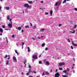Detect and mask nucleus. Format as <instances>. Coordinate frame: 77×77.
Returning <instances> with one entry per match:
<instances>
[{"label":"nucleus","instance_id":"nucleus-43","mask_svg":"<svg viewBox=\"0 0 77 77\" xmlns=\"http://www.w3.org/2000/svg\"><path fill=\"white\" fill-rule=\"evenodd\" d=\"M12 38H15V36L13 34L12 35Z\"/></svg>","mask_w":77,"mask_h":77},{"label":"nucleus","instance_id":"nucleus-3","mask_svg":"<svg viewBox=\"0 0 77 77\" xmlns=\"http://www.w3.org/2000/svg\"><path fill=\"white\" fill-rule=\"evenodd\" d=\"M65 65V63L63 62H61L60 63L59 65L61 66H62L63 65Z\"/></svg>","mask_w":77,"mask_h":77},{"label":"nucleus","instance_id":"nucleus-16","mask_svg":"<svg viewBox=\"0 0 77 77\" xmlns=\"http://www.w3.org/2000/svg\"><path fill=\"white\" fill-rule=\"evenodd\" d=\"M63 72H64V73H66V72H67V70H63Z\"/></svg>","mask_w":77,"mask_h":77},{"label":"nucleus","instance_id":"nucleus-32","mask_svg":"<svg viewBox=\"0 0 77 77\" xmlns=\"http://www.w3.org/2000/svg\"><path fill=\"white\" fill-rule=\"evenodd\" d=\"M33 73H34L35 74H37V72H36V71H33Z\"/></svg>","mask_w":77,"mask_h":77},{"label":"nucleus","instance_id":"nucleus-22","mask_svg":"<svg viewBox=\"0 0 77 77\" xmlns=\"http://www.w3.org/2000/svg\"><path fill=\"white\" fill-rule=\"evenodd\" d=\"M46 63L47 65H50V63L48 62L47 61L46 62Z\"/></svg>","mask_w":77,"mask_h":77},{"label":"nucleus","instance_id":"nucleus-28","mask_svg":"<svg viewBox=\"0 0 77 77\" xmlns=\"http://www.w3.org/2000/svg\"><path fill=\"white\" fill-rule=\"evenodd\" d=\"M45 73L47 75H49V73L48 72H45Z\"/></svg>","mask_w":77,"mask_h":77},{"label":"nucleus","instance_id":"nucleus-13","mask_svg":"<svg viewBox=\"0 0 77 77\" xmlns=\"http://www.w3.org/2000/svg\"><path fill=\"white\" fill-rule=\"evenodd\" d=\"M45 43H44L43 44H42V47H44V46H45Z\"/></svg>","mask_w":77,"mask_h":77},{"label":"nucleus","instance_id":"nucleus-60","mask_svg":"<svg viewBox=\"0 0 77 77\" xmlns=\"http://www.w3.org/2000/svg\"><path fill=\"white\" fill-rule=\"evenodd\" d=\"M22 32H24V30L23 29L22 30Z\"/></svg>","mask_w":77,"mask_h":77},{"label":"nucleus","instance_id":"nucleus-41","mask_svg":"<svg viewBox=\"0 0 77 77\" xmlns=\"http://www.w3.org/2000/svg\"><path fill=\"white\" fill-rule=\"evenodd\" d=\"M28 66L29 68H30V69H31V66H30V65H29Z\"/></svg>","mask_w":77,"mask_h":77},{"label":"nucleus","instance_id":"nucleus-31","mask_svg":"<svg viewBox=\"0 0 77 77\" xmlns=\"http://www.w3.org/2000/svg\"><path fill=\"white\" fill-rule=\"evenodd\" d=\"M57 4H58V2H56L55 3V6H57Z\"/></svg>","mask_w":77,"mask_h":77},{"label":"nucleus","instance_id":"nucleus-48","mask_svg":"<svg viewBox=\"0 0 77 77\" xmlns=\"http://www.w3.org/2000/svg\"><path fill=\"white\" fill-rule=\"evenodd\" d=\"M2 27L3 28H5V25H3Z\"/></svg>","mask_w":77,"mask_h":77},{"label":"nucleus","instance_id":"nucleus-5","mask_svg":"<svg viewBox=\"0 0 77 77\" xmlns=\"http://www.w3.org/2000/svg\"><path fill=\"white\" fill-rule=\"evenodd\" d=\"M16 29L18 30H21V27H17L16 28Z\"/></svg>","mask_w":77,"mask_h":77},{"label":"nucleus","instance_id":"nucleus-39","mask_svg":"<svg viewBox=\"0 0 77 77\" xmlns=\"http://www.w3.org/2000/svg\"><path fill=\"white\" fill-rule=\"evenodd\" d=\"M67 71H68V72L69 71V68H67Z\"/></svg>","mask_w":77,"mask_h":77},{"label":"nucleus","instance_id":"nucleus-42","mask_svg":"<svg viewBox=\"0 0 77 77\" xmlns=\"http://www.w3.org/2000/svg\"><path fill=\"white\" fill-rule=\"evenodd\" d=\"M30 72H32V73H33V72H32V71H29L28 73H30Z\"/></svg>","mask_w":77,"mask_h":77},{"label":"nucleus","instance_id":"nucleus-62","mask_svg":"<svg viewBox=\"0 0 77 77\" xmlns=\"http://www.w3.org/2000/svg\"><path fill=\"white\" fill-rule=\"evenodd\" d=\"M0 40L2 41V38H0Z\"/></svg>","mask_w":77,"mask_h":77},{"label":"nucleus","instance_id":"nucleus-49","mask_svg":"<svg viewBox=\"0 0 77 77\" xmlns=\"http://www.w3.org/2000/svg\"><path fill=\"white\" fill-rule=\"evenodd\" d=\"M62 24H59V27H60V26H62Z\"/></svg>","mask_w":77,"mask_h":77},{"label":"nucleus","instance_id":"nucleus-44","mask_svg":"<svg viewBox=\"0 0 77 77\" xmlns=\"http://www.w3.org/2000/svg\"><path fill=\"white\" fill-rule=\"evenodd\" d=\"M30 25L31 26V27H32V26H33V25H32V23H30Z\"/></svg>","mask_w":77,"mask_h":77},{"label":"nucleus","instance_id":"nucleus-47","mask_svg":"<svg viewBox=\"0 0 77 77\" xmlns=\"http://www.w3.org/2000/svg\"><path fill=\"white\" fill-rule=\"evenodd\" d=\"M77 27V25H75L74 26V29H75Z\"/></svg>","mask_w":77,"mask_h":77},{"label":"nucleus","instance_id":"nucleus-38","mask_svg":"<svg viewBox=\"0 0 77 77\" xmlns=\"http://www.w3.org/2000/svg\"><path fill=\"white\" fill-rule=\"evenodd\" d=\"M74 9L75 11H77V8H74Z\"/></svg>","mask_w":77,"mask_h":77},{"label":"nucleus","instance_id":"nucleus-36","mask_svg":"<svg viewBox=\"0 0 77 77\" xmlns=\"http://www.w3.org/2000/svg\"><path fill=\"white\" fill-rule=\"evenodd\" d=\"M45 14L47 15H48V13L47 12H45Z\"/></svg>","mask_w":77,"mask_h":77},{"label":"nucleus","instance_id":"nucleus-25","mask_svg":"<svg viewBox=\"0 0 77 77\" xmlns=\"http://www.w3.org/2000/svg\"><path fill=\"white\" fill-rule=\"evenodd\" d=\"M6 64L7 65H8V64H9V61H8L7 60L6 61Z\"/></svg>","mask_w":77,"mask_h":77},{"label":"nucleus","instance_id":"nucleus-51","mask_svg":"<svg viewBox=\"0 0 77 77\" xmlns=\"http://www.w3.org/2000/svg\"><path fill=\"white\" fill-rule=\"evenodd\" d=\"M31 70H32V69H29V71H31Z\"/></svg>","mask_w":77,"mask_h":77},{"label":"nucleus","instance_id":"nucleus-23","mask_svg":"<svg viewBox=\"0 0 77 77\" xmlns=\"http://www.w3.org/2000/svg\"><path fill=\"white\" fill-rule=\"evenodd\" d=\"M13 60H14L15 62H17V59L16 58H13Z\"/></svg>","mask_w":77,"mask_h":77},{"label":"nucleus","instance_id":"nucleus-24","mask_svg":"<svg viewBox=\"0 0 77 77\" xmlns=\"http://www.w3.org/2000/svg\"><path fill=\"white\" fill-rule=\"evenodd\" d=\"M66 2V0H64L63 2V3H65Z\"/></svg>","mask_w":77,"mask_h":77},{"label":"nucleus","instance_id":"nucleus-57","mask_svg":"<svg viewBox=\"0 0 77 77\" xmlns=\"http://www.w3.org/2000/svg\"><path fill=\"white\" fill-rule=\"evenodd\" d=\"M71 48H72V49H73V47H72V46H71Z\"/></svg>","mask_w":77,"mask_h":77},{"label":"nucleus","instance_id":"nucleus-56","mask_svg":"<svg viewBox=\"0 0 77 77\" xmlns=\"http://www.w3.org/2000/svg\"><path fill=\"white\" fill-rule=\"evenodd\" d=\"M8 30L9 29H5V30Z\"/></svg>","mask_w":77,"mask_h":77},{"label":"nucleus","instance_id":"nucleus-1","mask_svg":"<svg viewBox=\"0 0 77 77\" xmlns=\"http://www.w3.org/2000/svg\"><path fill=\"white\" fill-rule=\"evenodd\" d=\"M38 57V53H35L34 54L32 55V58H37Z\"/></svg>","mask_w":77,"mask_h":77},{"label":"nucleus","instance_id":"nucleus-40","mask_svg":"<svg viewBox=\"0 0 77 77\" xmlns=\"http://www.w3.org/2000/svg\"><path fill=\"white\" fill-rule=\"evenodd\" d=\"M45 50L47 51L48 50V48L46 47L45 49Z\"/></svg>","mask_w":77,"mask_h":77},{"label":"nucleus","instance_id":"nucleus-45","mask_svg":"<svg viewBox=\"0 0 77 77\" xmlns=\"http://www.w3.org/2000/svg\"><path fill=\"white\" fill-rule=\"evenodd\" d=\"M29 75V73H26V75Z\"/></svg>","mask_w":77,"mask_h":77},{"label":"nucleus","instance_id":"nucleus-53","mask_svg":"<svg viewBox=\"0 0 77 77\" xmlns=\"http://www.w3.org/2000/svg\"><path fill=\"white\" fill-rule=\"evenodd\" d=\"M8 58H10V55H8Z\"/></svg>","mask_w":77,"mask_h":77},{"label":"nucleus","instance_id":"nucleus-10","mask_svg":"<svg viewBox=\"0 0 77 77\" xmlns=\"http://www.w3.org/2000/svg\"><path fill=\"white\" fill-rule=\"evenodd\" d=\"M45 30V29L44 28L42 29H40V32H44Z\"/></svg>","mask_w":77,"mask_h":77},{"label":"nucleus","instance_id":"nucleus-35","mask_svg":"<svg viewBox=\"0 0 77 77\" xmlns=\"http://www.w3.org/2000/svg\"><path fill=\"white\" fill-rule=\"evenodd\" d=\"M39 64H41V63H42V62H41V61H40L39 62Z\"/></svg>","mask_w":77,"mask_h":77},{"label":"nucleus","instance_id":"nucleus-55","mask_svg":"<svg viewBox=\"0 0 77 77\" xmlns=\"http://www.w3.org/2000/svg\"><path fill=\"white\" fill-rule=\"evenodd\" d=\"M38 39H40V37H38Z\"/></svg>","mask_w":77,"mask_h":77},{"label":"nucleus","instance_id":"nucleus-50","mask_svg":"<svg viewBox=\"0 0 77 77\" xmlns=\"http://www.w3.org/2000/svg\"><path fill=\"white\" fill-rule=\"evenodd\" d=\"M43 75H45V74H44V73H43L42 74V76H43Z\"/></svg>","mask_w":77,"mask_h":77},{"label":"nucleus","instance_id":"nucleus-54","mask_svg":"<svg viewBox=\"0 0 77 77\" xmlns=\"http://www.w3.org/2000/svg\"><path fill=\"white\" fill-rule=\"evenodd\" d=\"M9 21H12V19H11V18L10 19Z\"/></svg>","mask_w":77,"mask_h":77},{"label":"nucleus","instance_id":"nucleus-15","mask_svg":"<svg viewBox=\"0 0 77 77\" xmlns=\"http://www.w3.org/2000/svg\"><path fill=\"white\" fill-rule=\"evenodd\" d=\"M28 3H29V4H32V2L30 1H28Z\"/></svg>","mask_w":77,"mask_h":77},{"label":"nucleus","instance_id":"nucleus-34","mask_svg":"<svg viewBox=\"0 0 77 77\" xmlns=\"http://www.w3.org/2000/svg\"><path fill=\"white\" fill-rule=\"evenodd\" d=\"M58 4L59 5H60V4H61V2H58Z\"/></svg>","mask_w":77,"mask_h":77},{"label":"nucleus","instance_id":"nucleus-19","mask_svg":"<svg viewBox=\"0 0 77 77\" xmlns=\"http://www.w3.org/2000/svg\"><path fill=\"white\" fill-rule=\"evenodd\" d=\"M7 18L8 20H9V19H10V17H9V16H8L7 17Z\"/></svg>","mask_w":77,"mask_h":77},{"label":"nucleus","instance_id":"nucleus-17","mask_svg":"<svg viewBox=\"0 0 77 77\" xmlns=\"http://www.w3.org/2000/svg\"><path fill=\"white\" fill-rule=\"evenodd\" d=\"M71 33H75V30H74L73 32L70 31Z\"/></svg>","mask_w":77,"mask_h":77},{"label":"nucleus","instance_id":"nucleus-46","mask_svg":"<svg viewBox=\"0 0 77 77\" xmlns=\"http://www.w3.org/2000/svg\"><path fill=\"white\" fill-rule=\"evenodd\" d=\"M40 3H44V1H41V2H40Z\"/></svg>","mask_w":77,"mask_h":77},{"label":"nucleus","instance_id":"nucleus-2","mask_svg":"<svg viewBox=\"0 0 77 77\" xmlns=\"http://www.w3.org/2000/svg\"><path fill=\"white\" fill-rule=\"evenodd\" d=\"M60 76V74L59 72H57L55 75V77H59Z\"/></svg>","mask_w":77,"mask_h":77},{"label":"nucleus","instance_id":"nucleus-59","mask_svg":"<svg viewBox=\"0 0 77 77\" xmlns=\"http://www.w3.org/2000/svg\"><path fill=\"white\" fill-rule=\"evenodd\" d=\"M32 39H33V40H35V38H32Z\"/></svg>","mask_w":77,"mask_h":77},{"label":"nucleus","instance_id":"nucleus-12","mask_svg":"<svg viewBox=\"0 0 77 77\" xmlns=\"http://www.w3.org/2000/svg\"><path fill=\"white\" fill-rule=\"evenodd\" d=\"M50 13L51 14V16H52V14H53V11L52 10H51Z\"/></svg>","mask_w":77,"mask_h":77},{"label":"nucleus","instance_id":"nucleus-58","mask_svg":"<svg viewBox=\"0 0 77 77\" xmlns=\"http://www.w3.org/2000/svg\"><path fill=\"white\" fill-rule=\"evenodd\" d=\"M1 9H2V7H0V11H1Z\"/></svg>","mask_w":77,"mask_h":77},{"label":"nucleus","instance_id":"nucleus-63","mask_svg":"<svg viewBox=\"0 0 77 77\" xmlns=\"http://www.w3.org/2000/svg\"><path fill=\"white\" fill-rule=\"evenodd\" d=\"M57 72V69H56V72Z\"/></svg>","mask_w":77,"mask_h":77},{"label":"nucleus","instance_id":"nucleus-33","mask_svg":"<svg viewBox=\"0 0 77 77\" xmlns=\"http://www.w3.org/2000/svg\"><path fill=\"white\" fill-rule=\"evenodd\" d=\"M6 39L7 41V43H8V38H7V37L6 38Z\"/></svg>","mask_w":77,"mask_h":77},{"label":"nucleus","instance_id":"nucleus-11","mask_svg":"<svg viewBox=\"0 0 77 77\" xmlns=\"http://www.w3.org/2000/svg\"><path fill=\"white\" fill-rule=\"evenodd\" d=\"M4 9H6V10H9V7H5L4 8Z\"/></svg>","mask_w":77,"mask_h":77},{"label":"nucleus","instance_id":"nucleus-37","mask_svg":"<svg viewBox=\"0 0 77 77\" xmlns=\"http://www.w3.org/2000/svg\"><path fill=\"white\" fill-rule=\"evenodd\" d=\"M7 57H8V55H6L5 57V58H7Z\"/></svg>","mask_w":77,"mask_h":77},{"label":"nucleus","instance_id":"nucleus-4","mask_svg":"<svg viewBox=\"0 0 77 77\" xmlns=\"http://www.w3.org/2000/svg\"><path fill=\"white\" fill-rule=\"evenodd\" d=\"M8 26L10 28H12V25L11 23H9Z\"/></svg>","mask_w":77,"mask_h":77},{"label":"nucleus","instance_id":"nucleus-8","mask_svg":"<svg viewBox=\"0 0 77 77\" xmlns=\"http://www.w3.org/2000/svg\"><path fill=\"white\" fill-rule=\"evenodd\" d=\"M26 60H25L24 61V64H25V67H26Z\"/></svg>","mask_w":77,"mask_h":77},{"label":"nucleus","instance_id":"nucleus-14","mask_svg":"<svg viewBox=\"0 0 77 77\" xmlns=\"http://www.w3.org/2000/svg\"><path fill=\"white\" fill-rule=\"evenodd\" d=\"M15 51L16 53L17 54L18 56V52H17V51L16 50H15Z\"/></svg>","mask_w":77,"mask_h":77},{"label":"nucleus","instance_id":"nucleus-52","mask_svg":"<svg viewBox=\"0 0 77 77\" xmlns=\"http://www.w3.org/2000/svg\"><path fill=\"white\" fill-rule=\"evenodd\" d=\"M67 41H68L69 42H70V41L69 40V39H68Z\"/></svg>","mask_w":77,"mask_h":77},{"label":"nucleus","instance_id":"nucleus-29","mask_svg":"<svg viewBox=\"0 0 77 77\" xmlns=\"http://www.w3.org/2000/svg\"><path fill=\"white\" fill-rule=\"evenodd\" d=\"M62 77H67L68 76L66 75H62Z\"/></svg>","mask_w":77,"mask_h":77},{"label":"nucleus","instance_id":"nucleus-9","mask_svg":"<svg viewBox=\"0 0 77 77\" xmlns=\"http://www.w3.org/2000/svg\"><path fill=\"white\" fill-rule=\"evenodd\" d=\"M0 32H1V33H3V29L2 28H0Z\"/></svg>","mask_w":77,"mask_h":77},{"label":"nucleus","instance_id":"nucleus-18","mask_svg":"<svg viewBox=\"0 0 77 77\" xmlns=\"http://www.w3.org/2000/svg\"><path fill=\"white\" fill-rule=\"evenodd\" d=\"M25 27L26 29H27V28H29V26L28 25L25 26Z\"/></svg>","mask_w":77,"mask_h":77},{"label":"nucleus","instance_id":"nucleus-21","mask_svg":"<svg viewBox=\"0 0 77 77\" xmlns=\"http://www.w3.org/2000/svg\"><path fill=\"white\" fill-rule=\"evenodd\" d=\"M28 8L29 9H31V8H32V6L31 5H28Z\"/></svg>","mask_w":77,"mask_h":77},{"label":"nucleus","instance_id":"nucleus-30","mask_svg":"<svg viewBox=\"0 0 77 77\" xmlns=\"http://www.w3.org/2000/svg\"><path fill=\"white\" fill-rule=\"evenodd\" d=\"M36 26H34L33 27V29H36Z\"/></svg>","mask_w":77,"mask_h":77},{"label":"nucleus","instance_id":"nucleus-6","mask_svg":"<svg viewBox=\"0 0 77 77\" xmlns=\"http://www.w3.org/2000/svg\"><path fill=\"white\" fill-rule=\"evenodd\" d=\"M29 6V4H25L24 5V7L25 8H28Z\"/></svg>","mask_w":77,"mask_h":77},{"label":"nucleus","instance_id":"nucleus-61","mask_svg":"<svg viewBox=\"0 0 77 77\" xmlns=\"http://www.w3.org/2000/svg\"><path fill=\"white\" fill-rule=\"evenodd\" d=\"M13 58H15V56H14V57H13Z\"/></svg>","mask_w":77,"mask_h":77},{"label":"nucleus","instance_id":"nucleus-20","mask_svg":"<svg viewBox=\"0 0 77 77\" xmlns=\"http://www.w3.org/2000/svg\"><path fill=\"white\" fill-rule=\"evenodd\" d=\"M27 49H28V52H29V51H30V48H29V47H28Z\"/></svg>","mask_w":77,"mask_h":77},{"label":"nucleus","instance_id":"nucleus-7","mask_svg":"<svg viewBox=\"0 0 77 77\" xmlns=\"http://www.w3.org/2000/svg\"><path fill=\"white\" fill-rule=\"evenodd\" d=\"M72 43L73 45H74V46H75V47H77V45L76 44H74L73 42H72Z\"/></svg>","mask_w":77,"mask_h":77},{"label":"nucleus","instance_id":"nucleus-26","mask_svg":"<svg viewBox=\"0 0 77 77\" xmlns=\"http://www.w3.org/2000/svg\"><path fill=\"white\" fill-rule=\"evenodd\" d=\"M59 70H60V71H61L62 70H63V69L62 68H59Z\"/></svg>","mask_w":77,"mask_h":77},{"label":"nucleus","instance_id":"nucleus-64","mask_svg":"<svg viewBox=\"0 0 77 77\" xmlns=\"http://www.w3.org/2000/svg\"><path fill=\"white\" fill-rule=\"evenodd\" d=\"M29 77H33V76H30Z\"/></svg>","mask_w":77,"mask_h":77},{"label":"nucleus","instance_id":"nucleus-27","mask_svg":"<svg viewBox=\"0 0 77 77\" xmlns=\"http://www.w3.org/2000/svg\"><path fill=\"white\" fill-rule=\"evenodd\" d=\"M21 44L22 45V46H24V42H21Z\"/></svg>","mask_w":77,"mask_h":77}]
</instances>
